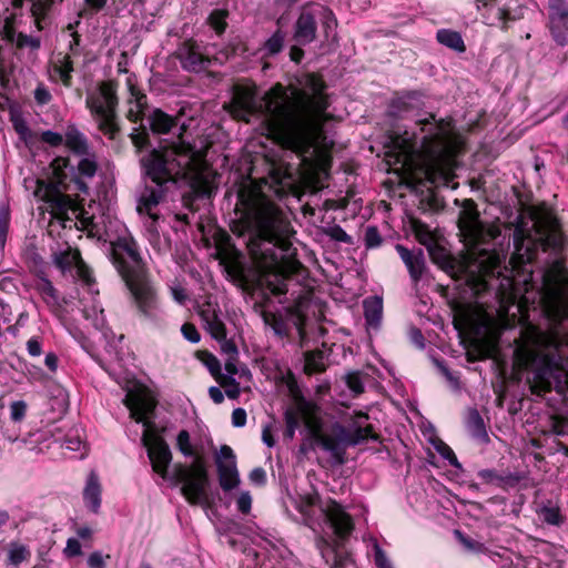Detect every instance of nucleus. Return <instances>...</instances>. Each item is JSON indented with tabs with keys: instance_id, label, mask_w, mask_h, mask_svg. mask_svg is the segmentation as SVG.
<instances>
[{
	"instance_id": "obj_46",
	"label": "nucleus",
	"mask_w": 568,
	"mask_h": 568,
	"mask_svg": "<svg viewBox=\"0 0 568 568\" xmlns=\"http://www.w3.org/2000/svg\"><path fill=\"white\" fill-rule=\"evenodd\" d=\"M234 375H220L219 383L225 388V394L231 399H236L240 396V384L233 377Z\"/></svg>"
},
{
	"instance_id": "obj_3",
	"label": "nucleus",
	"mask_w": 568,
	"mask_h": 568,
	"mask_svg": "<svg viewBox=\"0 0 568 568\" xmlns=\"http://www.w3.org/2000/svg\"><path fill=\"white\" fill-rule=\"evenodd\" d=\"M124 403L130 410L131 418L144 426L141 440L146 447L153 471L173 485L182 484L181 493L190 504L207 505L209 476L200 459H196L191 466L178 464L174 466L173 473L169 474L168 468L172 462L171 449L158 433L155 424L150 419L156 405L155 400L145 395H133L125 396Z\"/></svg>"
},
{
	"instance_id": "obj_32",
	"label": "nucleus",
	"mask_w": 568,
	"mask_h": 568,
	"mask_svg": "<svg viewBox=\"0 0 568 568\" xmlns=\"http://www.w3.org/2000/svg\"><path fill=\"white\" fill-rule=\"evenodd\" d=\"M514 244L516 254L523 262H531L534 258L532 246L535 241L525 235V231L517 226L514 231Z\"/></svg>"
},
{
	"instance_id": "obj_41",
	"label": "nucleus",
	"mask_w": 568,
	"mask_h": 568,
	"mask_svg": "<svg viewBox=\"0 0 568 568\" xmlns=\"http://www.w3.org/2000/svg\"><path fill=\"white\" fill-rule=\"evenodd\" d=\"M567 270L561 260L556 258L545 273V280L551 284H560L566 281Z\"/></svg>"
},
{
	"instance_id": "obj_20",
	"label": "nucleus",
	"mask_w": 568,
	"mask_h": 568,
	"mask_svg": "<svg viewBox=\"0 0 568 568\" xmlns=\"http://www.w3.org/2000/svg\"><path fill=\"white\" fill-rule=\"evenodd\" d=\"M395 250L405 264L409 277L414 284H417L426 272L425 254L422 248L409 250L402 244H396Z\"/></svg>"
},
{
	"instance_id": "obj_24",
	"label": "nucleus",
	"mask_w": 568,
	"mask_h": 568,
	"mask_svg": "<svg viewBox=\"0 0 568 568\" xmlns=\"http://www.w3.org/2000/svg\"><path fill=\"white\" fill-rule=\"evenodd\" d=\"M315 405L304 397H295V405L285 412V424L287 427L298 428L302 420L308 423L314 414Z\"/></svg>"
},
{
	"instance_id": "obj_19",
	"label": "nucleus",
	"mask_w": 568,
	"mask_h": 568,
	"mask_svg": "<svg viewBox=\"0 0 568 568\" xmlns=\"http://www.w3.org/2000/svg\"><path fill=\"white\" fill-rule=\"evenodd\" d=\"M325 516L329 521L334 534L341 538H346L354 529L352 517L345 511L342 505L329 500L324 508Z\"/></svg>"
},
{
	"instance_id": "obj_51",
	"label": "nucleus",
	"mask_w": 568,
	"mask_h": 568,
	"mask_svg": "<svg viewBox=\"0 0 568 568\" xmlns=\"http://www.w3.org/2000/svg\"><path fill=\"white\" fill-rule=\"evenodd\" d=\"M226 17L227 11L220 9L213 10L209 16L207 21L217 34L224 32L226 27Z\"/></svg>"
},
{
	"instance_id": "obj_64",
	"label": "nucleus",
	"mask_w": 568,
	"mask_h": 568,
	"mask_svg": "<svg viewBox=\"0 0 568 568\" xmlns=\"http://www.w3.org/2000/svg\"><path fill=\"white\" fill-rule=\"evenodd\" d=\"M41 140L51 146H59L63 143L64 138L62 134H60L58 132L48 130V131H43L41 133Z\"/></svg>"
},
{
	"instance_id": "obj_37",
	"label": "nucleus",
	"mask_w": 568,
	"mask_h": 568,
	"mask_svg": "<svg viewBox=\"0 0 568 568\" xmlns=\"http://www.w3.org/2000/svg\"><path fill=\"white\" fill-rule=\"evenodd\" d=\"M37 276L36 290L41 294L48 305H55L58 303V292L48 278L47 272L43 275L39 274Z\"/></svg>"
},
{
	"instance_id": "obj_23",
	"label": "nucleus",
	"mask_w": 568,
	"mask_h": 568,
	"mask_svg": "<svg viewBox=\"0 0 568 568\" xmlns=\"http://www.w3.org/2000/svg\"><path fill=\"white\" fill-rule=\"evenodd\" d=\"M126 85L130 93L128 99V104L133 105L136 104V109L133 106H129L126 112V118L131 122H138L142 119L146 108H148V98L146 95L135 85V79L131 74L126 79Z\"/></svg>"
},
{
	"instance_id": "obj_54",
	"label": "nucleus",
	"mask_w": 568,
	"mask_h": 568,
	"mask_svg": "<svg viewBox=\"0 0 568 568\" xmlns=\"http://www.w3.org/2000/svg\"><path fill=\"white\" fill-rule=\"evenodd\" d=\"M10 224V213L7 207L0 210V247L3 248L6 245L8 231Z\"/></svg>"
},
{
	"instance_id": "obj_11",
	"label": "nucleus",
	"mask_w": 568,
	"mask_h": 568,
	"mask_svg": "<svg viewBox=\"0 0 568 568\" xmlns=\"http://www.w3.org/2000/svg\"><path fill=\"white\" fill-rule=\"evenodd\" d=\"M321 23L326 40L336 37L337 19L334 12L321 4H311L302 9L294 24V40L306 45L316 39L317 24Z\"/></svg>"
},
{
	"instance_id": "obj_38",
	"label": "nucleus",
	"mask_w": 568,
	"mask_h": 568,
	"mask_svg": "<svg viewBox=\"0 0 568 568\" xmlns=\"http://www.w3.org/2000/svg\"><path fill=\"white\" fill-rule=\"evenodd\" d=\"M466 424L474 437L478 439L488 438L484 420L477 409H469Z\"/></svg>"
},
{
	"instance_id": "obj_47",
	"label": "nucleus",
	"mask_w": 568,
	"mask_h": 568,
	"mask_svg": "<svg viewBox=\"0 0 568 568\" xmlns=\"http://www.w3.org/2000/svg\"><path fill=\"white\" fill-rule=\"evenodd\" d=\"M284 44V34L281 30H277L270 37L263 45V50L270 54L274 55L281 52Z\"/></svg>"
},
{
	"instance_id": "obj_26",
	"label": "nucleus",
	"mask_w": 568,
	"mask_h": 568,
	"mask_svg": "<svg viewBox=\"0 0 568 568\" xmlns=\"http://www.w3.org/2000/svg\"><path fill=\"white\" fill-rule=\"evenodd\" d=\"M337 546L336 542L327 541L324 538L317 541V548L331 568H346L351 562V557L346 552L339 551Z\"/></svg>"
},
{
	"instance_id": "obj_18",
	"label": "nucleus",
	"mask_w": 568,
	"mask_h": 568,
	"mask_svg": "<svg viewBox=\"0 0 568 568\" xmlns=\"http://www.w3.org/2000/svg\"><path fill=\"white\" fill-rule=\"evenodd\" d=\"M52 262L62 273L70 271L74 267L77 268L78 275L82 280H84L88 283L91 280L89 270L82 261L80 252L78 250L67 247L65 250L55 251L52 253Z\"/></svg>"
},
{
	"instance_id": "obj_36",
	"label": "nucleus",
	"mask_w": 568,
	"mask_h": 568,
	"mask_svg": "<svg viewBox=\"0 0 568 568\" xmlns=\"http://www.w3.org/2000/svg\"><path fill=\"white\" fill-rule=\"evenodd\" d=\"M216 341L221 343L222 353L226 356L225 363H224V368H225L226 373L230 375L237 374L239 373V367H237L239 352H237L236 345L232 341H229L226 337L224 339H216Z\"/></svg>"
},
{
	"instance_id": "obj_12",
	"label": "nucleus",
	"mask_w": 568,
	"mask_h": 568,
	"mask_svg": "<svg viewBox=\"0 0 568 568\" xmlns=\"http://www.w3.org/2000/svg\"><path fill=\"white\" fill-rule=\"evenodd\" d=\"M475 4L485 24L501 30L524 17V7L518 0H475Z\"/></svg>"
},
{
	"instance_id": "obj_31",
	"label": "nucleus",
	"mask_w": 568,
	"mask_h": 568,
	"mask_svg": "<svg viewBox=\"0 0 568 568\" xmlns=\"http://www.w3.org/2000/svg\"><path fill=\"white\" fill-rule=\"evenodd\" d=\"M149 123L151 130L158 134H166L178 125L176 118L169 115L161 109H155L151 112Z\"/></svg>"
},
{
	"instance_id": "obj_45",
	"label": "nucleus",
	"mask_w": 568,
	"mask_h": 568,
	"mask_svg": "<svg viewBox=\"0 0 568 568\" xmlns=\"http://www.w3.org/2000/svg\"><path fill=\"white\" fill-rule=\"evenodd\" d=\"M30 3V10L32 16L36 18L37 24L40 27V19L44 18L51 6L53 0H27Z\"/></svg>"
},
{
	"instance_id": "obj_49",
	"label": "nucleus",
	"mask_w": 568,
	"mask_h": 568,
	"mask_svg": "<svg viewBox=\"0 0 568 568\" xmlns=\"http://www.w3.org/2000/svg\"><path fill=\"white\" fill-rule=\"evenodd\" d=\"M539 516L549 525L560 526L564 523V517L557 507L544 506L539 511Z\"/></svg>"
},
{
	"instance_id": "obj_25",
	"label": "nucleus",
	"mask_w": 568,
	"mask_h": 568,
	"mask_svg": "<svg viewBox=\"0 0 568 568\" xmlns=\"http://www.w3.org/2000/svg\"><path fill=\"white\" fill-rule=\"evenodd\" d=\"M424 106V94L419 91H407L393 99L390 112L396 116L419 110Z\"/></svg>"
},
{
	"instance_id": "obj_63",
	"label": "nucleus",
	"mask_w": 568,
	"mask_h": 568,
	"mask_svg": "<svg viewBox=\"0 0 568 568\" xmlns=\"http://www.w3.org/2000/svg\"><path fill=\"white\" fill-rule=\"evenodd\" d=\"M181 332L184 338L193 344L199 343L201 339L200 333L197 332L196 327L191 323L183 324L181 327Z\"/></svg>"
},
{
	"instance_id": "obj_50",
	"label": "nucleus",
	"mask_w": 568,
	"mask_h": 568,
	"mask_svg": "<svg viewBox=\"0 0 568 568\" xmlns=\"http://www.w3.org/2000/svg\"><path fill=\"white\" fill-rule=\"evenodd\" d=\"M325 369L321 353H308L305 356V372L307 374L321 373Z\"/></svg>"
},
{
	"instance_id": "obj_48",
	"label": "nucleus",
	"mask_w": 568,
	"mask_h": 568,
	"mask_svg": "<svg viewBox=\"0 0 568 568\" xmlns=\"http://www.w3.org/2000/svg\"><path fill=\"white\" fill-rule=\"evenodd\" d=\"M85 10H80L77 14V19L74 22H70L67 26V30H69L71 33L72 40L69 43V50L72 54L78 53V47L80 44V34L75 31L77 27L81 23V19L84 16Z\"/></svg>"
},
{
	"instance_id": "obj_21",
	"label": "nucleus",
	"mask_w": 568,
	"mask_h": 568,
	"mask_svg": "<svg viewBox=\"0 0 568 568\" xmlns=\"http://www.w3.org/2000/svg\"><path fill=\"white\" fill-rule=\"evenodd\" d=\"M154 185H145L140 194L138 202V212L146 214L153 222L159 219L154 211L155 207L163 201L165 194L164 183H153Z\"/></svg>"
},
{
	"instance_id": "obj_27",
	"label": "nucleus",
	"mask_w": 568,
	"mask_h": 568,
	"mask_svg": "<svg viewBox=\"0 0 568 568\" xmlns=\"http://www.w3.org/2000/svg\"><path fill=\"white\" fill-rule=\"evenodd\" d=\"M0 34L2 41L8 44L16 45L17 48L38 49L40 47V40L38 38L18 33L9 23L3 26Z\"/></svg>"
},
{
	"instance_id": "obj_39",
	"label": "nucleus",
	"mask_w": 568,
	"mask_h": 568,
	"mask_svg": "<svg viewBox=\"0 0 568 568\" xmlns=\"http://www.w3.org/2000/svg\"><path fill=\"white\" fill-rule=\"evenodd\" d=\"M24 257L30 271L33 272L36 275H43L47 272L48 265L44 262V260L40 256L36 247H28L24 252Z\"/></svg>"
},
{
	"instance_id": "obj_40",
	"label": "nucleus",
	"mask_w": 568,
	"mask_h": 568,
	"mask_svg": "<svg viewBox=\"0 0 568 568\" xmlns=\"http://www.w3.org/2000/svg\"><path fill=\"white\" fill-rule=\"evenodd\" d=\"M69 166L68 158H57L51 162L52 179L50 185L60 186L67 179V168Z\"/></svg>"
},
{
	"instance_id": "obj_44",
	"label": "nucleus",
	"mask_w": 568,
	"mask_h": 568,
	"mask_svg": "<svg viewBox=\"0 0 568 568\" xmlns=\"http://www.w3.org/2000/svg\"><path fill=\"white\" fill-rule=\"evenodd\" d=\"M427 251L432 261L435 264L439 265L443 268L452 266L453 261L450 260L448 252L437 242L434 245H432Z\"/></svg>"
},
{
	"instance_id": "obj_42",
	"label": "nucleus",
	"mask_w": 568,
	"mask_h": 568,
	"mask_svg": "<svg viewBox=\"0 0 568 568\" xmlns=\"http://www.w3.org/2000/svg\"><path fill=\"white\" fill-rule=\"evenodd\" d=\"M31 552L26 545L11 542L8 549V561L10 565L18 566L30 558Z\"/></svg>"
},
{
	"instance_id": "obj_60",
	"label": "nucleus",
	"mask_w": 568,
	"mask_h": 568,
	"mask_svg": "<svg viewBox=\"0 0 568 568\" xmlns=\"http://www.w3.org/2000/svg\"><path fill=\"white\" fill-rule=\"evenodd\" d=\"M109 555H103L101 551H93L88 557V567L89 568H106L105 560L109 559Z\"/></svg>"
},
{
	"instance_id": "obj_28",
	"label": "nucleus",
	"mask_w": 568,
	"mask_h": 568,
	"mask_svg": "<svg viewBox=\"0 0 568 568\" xmlns=\"http://www.w3.org/2000/svg\"><path fill=\"white\" fill-rule=\"evenodd\" d=\"M64 143L74 154L89 155L91 152L87 136L74 125L68 126Z\"/></svg>"
},
{
	"instance_id": "obj_5",
	"label": "nucleus",
	"mask_w": 568,
	"mask_h": 568,
	"mask_svg": "<svg viewBox=\"0 0 568 568\" xmlns=\"http://www.w3.org/2000/svg\"><path fill=\"white\" fill-rule=\"evenodd\" d=\"M419 132L407 131L397 138L402 151L420 153V171L432 185L449 186L455 178L456 154L460 148L450 120H437L434 114L416 122Z\"/></svg>"
},
{
	"instance_id": "obj_9",
	"label": "nucleus",
	"mask_w": 568,
	"mask_h": 568,
	"mask_svg": "<svg viewBox=\"0 0 568 568\" xmlns=\"http://www.w3.org/2000/svg\"><path fill=\"white\" fill-rule=\"evenodd\" d=\"M85 106L98 130L108 139L114 140L120 133L118 114V83L113 80L99 82L87 91Z\"/></svg>"
},
{
	"instance_id": "obj_1",
	"label": "nucleus",
	"mask_w": 568,
	"mask_h": 568,
	"mask_svg": "<svg viewBox=\"0 0 568 568\" xmlns=\"http://www.w3.org/2000/svg\"><path fill=\"white\" fill-rule=\"evenodd\" d=\"M298 84L288 93L277 83L258 103L254 88L236 85L227 110L247 123L253 116L262 118L267 135L283 148L301 155L313 154L323 126L331 119L326 84L316 74L303 75Z\"/></svg>"
},
{
	"instance_id": "obj_33",
	"label": "nucleus",
	"mask_w": 568,
	"mask_h": 568,
	"mask_svg": "<svg viewBox=\"0 0 568 568\" xmlns=\"http://www.w3.org/2000/svg\"><path fill=\"white\" fill-rule=\"evenodd\" d=\"M478 477L485 484L501 488L506 487L507 485L513 486L519 481V477L515 474L508 473L506 475H501L494 469H481L478 471Z\"/></svg>"
},
{
	"instance_id": "obj_13",
	"label": "nucleus",
	"mask_w": 568,
	"mask_h": 568,
	"mask_svg": "<svg viewBox=\"0 0 568 568\" xmlns=\"http://www.w3.org/2000/svg\"><path fill=\"white\" fill-rule=\"evenodd\" d=\"M534 227L536 236L542 250H560L565 244V237L559 230L556 216L550 212H542L535 217Z\"/></svg>"
},
{
	"instance_id": "obj_17",
	"label": "nucleus",
	"mask_w": 568,
	"mask_h": 568,
	"mask_svg": "<svg viewBox=\"0 0 568 568\" xmlns=\"http://www.w3.org/2000/svg\"><path fill=\"white\" fill-rule=\"evenodd\" d=\"M203 328L214 338L224 339L226 334V327L222 321V312L216 303L206 301L199 306L197 311Z\"/></svg>"
},
{
	"instance_id": "obj_15",
	"label": "nucleus",
	"mask_w": 568,
	"mask_h": 568,
	"mask_svg": "<svg viewBox=\"0 0 568 568\" xmlns=\"http://www.w3.org/2000/svg\"><path fill=\"white\" fill-rule=\"evenodd\" d=\"M548 27L552 39L564 47L568 43V1H548Z\"/></svg>"
},
{
	"instance_id": "obj_30",
	"label": "nucleus",
	"mask_w": 568,
	"mask_h": 568,
	"mask_svg": "<svg viewBox=\"0 0 568 568\" xmlns=\"http://www.w3.org/2000/svg\"><path fill=\"white\" fill-rule=\"evenodd\" d=\"M83 497L88 508L93 513H98L101 505V486L94 471H91L88 476Z\"/></svg>"
},
{
	"instance_id": "obj_56",
	"label": "nucleus",
	"mask_w": 568,
	"mask_h": 568,
	"mask_svg": "<svg viewBox=\"0 0 568 568\" xmlns=\"http://www.w3.org/2000/svg\"><path fill=\"white\" fill-rule=\"evenodd\" d=\"M346 385L355 394H362L364 392V385L359 372H351L345 376Z\"/></svg>"
},
{
	"instance_id": "obj_8",
	"label": "nucleus",
	"mask_w": 568,
	"mask_h": 568,
	"mask_svg": "<svg viewBox=\"0 0 568 568\" xmlns=\"http://www.w3.org/2000/svg\"><path fill=\"white\" fill-rule=\"evenodd\" d=\"M112 261L131 294L140 320L154 326L162 325L164 314L138 252L136 242L132 237H119L112 244Z\"/></svg>"
},
{
	"instance_id": "obj_55",
	"label": "nucleus",
	"mask_w": 568,
	"mask_h": 568,
	"mask_svg": "<svg viewBox=\"0 0 568 568\" xmlns=\"http://www.w3.org/2000/svg\"><path fill=\"white\" fill-rule=\"evenodd\" d=\"M364 240L367 248L378 247L383 242V239L376 226H368L366 229Z\"/></svg>"
},
{
	"instance_id": "obj_58",
	"label": "nucleus",
	"mask_w": 568,
	"mask_h": 568,
	"mask_svg": "<svg viewBox=\"0 0 568 568\" xmlns=\"http://www.w3.org/2000/svg\"><path fill=\"white\" fill-rule=\"evenodd\" d=\"M416 237L422 245L426 246L427 250L436 243L433 233L425 225L416 227Z\"/></svg>"
},
{
	"instance_id": "obj_4",
	"label": "nucleus",
	"mask_w": 568,
	"mask_h": 568,
	"mask_svg": "<svg viewBox=\"0 0 568 568\" xmlns=\"http://www.w3.org/2000/svg\"><path fill=\"white\" fill-rule=\"evenodd\" d=\"M515 342V363L519 368L531 372L534 393L555 389L564 395L568 392V355L564 352L566 339L557 331L545 332L527 324Z\"/></svg>"
},
{
	"instance_id": "obj_14",
	"label": "nucleus",
	"mask_w": 568,
	"mask_h": 568,
	"mask_svg": "<svg viewBox=\"0 0 568 568\" xmlns=\"http://www.w3.org/2000/svg\"><path fill=\"white\" fill-rule=\"evenodd\" d=\"M219 481L223 490L229 491L240 484V476L236 467V458L233 449L227 445H222L215 456Z\"/></svg>"
},
{
	"instance_id": "obj_34",
	"label": "nucleus",
	"mask_w": 568,
	"mask_h": 568,
	"mask_svg": "<svg viewBox=\"0 0 568 568\" xmlns=\"http://www.w3.org/2000/svg\"><path fill=\"white\" fill-rule=\"evenodd\" d=\"M73 61L69 54H59L53 63V71L67 88L72 85Z\"/></svg>"
},
{
	"instance_id": "obj_6",
	"label": "nucleus",
	"mask_w": 568,
	"mask_h": 568,
	"mask_svg": "<svg viewBox=\"0 0 568 568\" xmlns=\"http://www.w3.org/2000/svg\"><path fill=\"white\" fill-rule=\"evenodd\" d=\"M459 235L463 239L466 254L458 262V271L475 291L486 290V278L500 275V265L506 256L490 248L489 242L500 235L496 226H485L474 202L468 201L459 214Z\"/></svg>"
},
{
	"instance_id": "obj_53",
	"label": "nucleus",
	"mask_w": 568,
	"mask_h": 568,
	"mask_svg": "<svg viewBox=\"0 0 568 568\" xmlns=\"http://www.w3.org/2000/svg\"><path fill=\"white\" fill-rule=\"evenodd\" d=\"M176 447L185 457H192L194 455V450L191 445L190 434L187 430L182 429L178 434Z\"/></svg>"
},
{
	"instance_id": "obj_10",
	"label": "nucleus",
	"mask_w": 568,
	"mask_h": 568,
	"mask_svg": "<svg viewBox=\"0 0 568 568\" xmlns=\"http://www.w3.org/2000/svg\"><path fill=\"white\" fill-rule=\"evenodd\" d=\"M367 416L362 414L349 427L334 424L329 430H308L313 444L329 454L334 464L342 465L345 462V449L348 446L357 445L368 438H375L371 425L363 426Z\"/></svg>"
},
{
	"instance_id": "obj_35",
	"label": "nucleus",
	"mask_w": 568,
	"mask_h": 568,
	"mask_svg": "<svg viewBox=\"0 0 568 568\" xmlns=\"http://www.w3.org/2000/svg\"><path fill=\"white\" fill-rule=\"evenodd\" d=\"M437 41L459 53L465 52L466 45L459 32L450 29H440L436 33Z\"/></svg>"
},
{
	"instance_id": "obj_43",
	"label": "nucleus",
	"mask_w": 568,
	"mask_h": 568,
	"mask_svg": "<svg viewBox=\"0 0 568 568\" xmlns=\"http://www.w3.org/2000/svg\"><path fill=\"white\" fill-rule=\"evenodd\" d=\"M82 159L78 163V171L81 176L92 179L98 170L97 155L93 152H89V155H81Z\"/></svg>"
},
{
	"instance_id": "obj_2",
	"label": "nucleus",
	"mask_w": 568,
	"mask_h": 568,
	"mask_svg": "<svg viewBox=\"0 0 568 568\" xmlns=\"http://www.w3.org/2000/svg\"><path fill=\"white\" fill-rule=\"evenodd\" d=\"M231 230L240 236L250 235L247 248L261 272L286 277L301 267L290 240L291 223L284 212L265 196L251 199Z\"/></svg>"
},
{
	"instance_id": "obj_29",
	"label": "nucleus",
	"mask_w": 568,
	"mask_h": 568,
	"mask_svg": "<svg viewBox=\"0 0 568 568\" xmlns=\"http://www.w3.org/2000/svg\"><path fill=\"white\" fill-rule=\"evenodd\" d=\"M364 316L368 327L377 329L383 317V300L379 296H371L363 302Z\"/></svg>"
},
{
	"instance_id": "obj_16",
	"label": "nucleus",
	"mask_w": 568,
	"mask_h": 568,
	"mask_svg": "<svg viewBox=\"0 0 568 568\" xmlns=\"http://www.w3.org/2000/svg\"><path fill=\"white\" fill-rule=\"evenodd\" d=\"M176 58L182 68L189 72L204 71L211 63L203 48L194 40L182 42L176 50Z\"/></svg>"
},
{
	"instance_id": "obj_61",
	"label": "nucleus",
	"mask_w": 568,
	"mask_h": 568,
	"mask_svg": "<svg viewBox=\"0 0 568 568\" xmlns=\"http://www.w3.org/2000/svg\"><path fill=\"white\" fill-rule=\"evenodd\" d=\"M374 561L377 568H393L392 562L378 544L374 545Z\"/></svg>"
},
{
	"instance_id": "obj_57",
	"label": "nucleus",
	"mask_w": 568,
	"mask_h": 568,
	"mask_svg": "<svg viewBox=\"0 0 568 568\" xmlns=\"http://www.w3.org/2000/svg\"><path fill=\"white\" fill-rule=\"evenodd\" d=\"M324 232L334 241L352 243V237L339 225L329 226Z\"/></svg>"
},
{
	"instance_id": "obj_7",
	"label": "nucleus",
	"mask_w": 568,
	"mask_h": 568,
	"mask_svg": "<svg viewBox=\"0 0 568 568\" xmlns=\"http://www.w3.org/2000/svg\"><path fill=\"white\" fill-rule=\"evenodd\" d=\"M144 174L152 183L184 180L194 193H210L205 155L181 138L162 150H152L141 159Z\"/></svg>"
},
{
	"instance_id": "obj_22",
	"label": "nucleus",
	"mask_w": 568,
	"mask_h": 568,
	"mask_svg": "<svg viewBox=\"0 0 568 568\" xmlns=\"http://www.w3.org/2000/svg\"><path fill=\"white\" fill-rule=\"evenodd\" d=\"M43 201L48 203L52 216L59 220L64 219L73 205L71 197L63 194L55 185H49L45 189Z\"/></svg>"
},
{
	"instance_id": "obj_62",
	"label": "nucleus",
	"mask_w": 568,
	"mask_h": 568,
	"mask_svg": "<svg viewBox=\"0 0 568 568\" xmlns=\"http://www.w3.org/2000/svg\"><path fill=\"white\" fill-rule=\"evenodd\" d=\"M27 412V404L22 400L13 402L10 406V417L13 422H20Z\"/></svg>"
},
{
	"instance_id": "obj_59",
	"label": "nucleus",
	"mask_w": 568,
	"mask_h": 568,
	"mask_svg": "<svg viewBox=\"0 0 568 568\" xmlns=\"http://www.w3.org/2000/svg\"><path fill=\"white\" fill-rule=\"evenodd\" d=\"M170 291L173 300L180 305H184L190 298L187 291L180 283H173L170 286Z\"/></svg>"
},
{
	"instance_id": "obj_52",
	"label": "nucleus",
	"mask_w": 568,
	"mask_h": 568,
	"mask_svg": "<svg viewBox=\"0 0 568 568\" xmlns=\"http://www.w3.org/2000/svg\"><path fill=\"white\" fill-rule=\"evenodd\" d=\"M457 540L463 545V547L470 552H480L484 550V545L477 540L471 539L470 537L465 536L460 530L456 529L454 531Z\"/></svg>"
}]
</instances>
